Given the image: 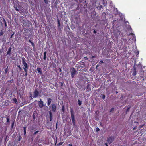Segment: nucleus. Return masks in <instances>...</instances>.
I'll list each match as a JSON object with an SVG mask.
<instances>
[{
	"label": "nucleus",
	"instance_id": "obj_40",
	"mask_svg": "<svg viewBox=\"0 0 146 146\" xmlns=\"http://www.w3.org/2000/svg\"><path fill=\"white\" fill-rule=\"evenodd\" d=\"M15 33V32H14L11 35V37H10V38H12L13 37V35Z\"/></svg>",
	"mask_w": 146,
	"mask_h": 146
},
{
	"label": "nucleus",
	"instance_id": "obj_50",
	"mask_svg": "<svg viewBox=\"0 0 146 146\" xmlns=\"http://www.w3.org/2000/svg\"><path fill=\"white\" fill-rule=\"evenodd\" d=\"M134 127L133 128V129L134 130H135L136 129V127Z\"/></svg>",
	"mask_w": 146,
	"mask_h": 146
},
{
	"label": "nucleus",
	"instance_id": "obj_28",
	"mask_svg": "<svg viewBox=\"0 0 146 146\" xmlns=\"http://www.w3.org/2000/svg\"><path fill=\"white\" fill-rule=\"evenodd\" d=\"M8 82L10 83H12L13 82V79H12L11 80H9Z\"/></svg>",
	"mask_w": 146,
	"mask_h": 146
},
{
	"label": "nucleus",
	"instance_id": "obj_49",
	"mask_svg": "<svg viewBox=\"0 0 146 146\" xmlns=\"http://www.w3.org/2000/svg\"><path fill=\"white\" fill-rule=\"evenodd\" d=\"M133 69V71H136V68H135V69Z\"/></svg>",
	"mask_w": 146,
	"mask_h": 146
},
{
	"label": "nucleus",
	"instance_id": "obj_52",
	"mask_svg": "<svg viewBox=\"0 0 146 146\" xmlns=\"http://www.w3.org/2000/svg\"><path fill=\"white\" fill-rule=\"evenodd\" d=\"M68 145L69 146H72V144H69Z\"/></svg>",
	"mask_w": 146,
	"mask_h": 146
},
{
	"label": "nucleus",
	"instance_id": "obj_54",
	"mask_svg": "<svg viewBox=\"0 0 146 146\" xmlns=\"http://www.w3.org/2000/svg\"><path fill=\"white\" fill-rule=\"evenodd\" d=\"M105 144L106 146H108L107 143H105Z\"/></svg>",
	"mask_w": 146,
	"mask_h": 146
},
{
	"label": "nucleus",
	"instance_id": "obj_33",
	"mask_svg": "<svg viewBox=\"0 0 146 146\" xmlns=\"http://www.w3.org/2000/svg\"><path fill=\"white\" fill-rule=\"evenodd\" d=\"M102 98L103 99V100L105 98V95H104V94H103L102 96Z\"/></svg>",
	"mask_w": 146,
	"mask_h": 146
},
{
	"label": "nucleus",
	"instance_id": "obj_26",
	"mask_svg": "<svg viewBox=\"0 0 146 146\" xmlns=\"http://www.w3.org/2000/svg\"><path fill=\"white\" fill-rule=\"evenodd\" d=\"M62 111L63 112H64L65 111V108L63 105L62 107Z\"/></svg>",
	"mask_w": 146,
	"mask_h": 146
},
{
	"label": "nucleus",
	"instance_id": "obj_32",
	"mask_svg": "<svg viewBox=\"0 0 146 146\" xmlns=\"http://www.w3.org/2000/svg\"><path fill=\"white\" fill-rule=\"evenodd\" d=\"M96 132H98L100 131V129L98 127H97L96 129Z\"/></svg>",
	"mask_w": 146,
	"mask_h": 146
},
{
	"label": "nucleus",
	"instance_id": "obj_48",
	"mask_svg": "<svg viewBox=\"0 0 146 146\" xmlns=\"http://www.w3.org/2000/svg\"><path fill=\"white\" fill-rule=\"evenodd\" d=\"M100 63H103V61L102 60H101L100 61Z\"/></svg>",
	"mask_w": 146,
	"mask_h": 146
},
{
	"label": "nucleus",
	"instance_id": "obj_6",
	"mask_svg": "<svg viewBox=\"0 0 146 146\" xmlns=\"http://www.w3.org/2000/svg\"><path fill=\"white\" fill-rule=\"evenodd\" d=\"M71 75L72 78H73L76 74V71L75 69L73 67L70 69Z\"/></svg>",
	"mask_w": 146,
	"mask_h": 146
},
{
	"label": "nucleus",
	"instance_id": "obj_61",
	"mask_svg": "<svg viewBox=\"0 0 146 146\" xmlns=\"http://www.w3.org/2000/svg\"><path fill=\"white\" fill-rule=\"evenodd\" d=\"M56 143H57V140H56L55 144H56Z\"/></svg>",
	"mask_w": 146,
	"mask_h": 146
},
{
	"label": "nucleus",
	"instance_id": "obj_56",
	"mask_svg": "<svg viewBox=\"0 0 146 146\" xmlns=\"http://www.w3.org/2000/svg\"><path fill=\"white\" fill-rule=\"evenodd\" d=\"M51 106H49V109H50V108H51Z\"/></svg>",
	"mask_w": 146,
	"mask_h": 146
},
{
	"label": "nucleus",
	"instance_id": "obj_29",
	"mask_svg": "<svg viewBox=\"0 0 146 146\" xmlns=\"http://www.w3.org/2000/svg\"><path fill=\"white\" fill-rule=\"evenodd\" d=\"M44 2L46 4H47L48 3V0H44Z\"/></svg>",
	"mask_w": 146,
	"mask_h": 146
},
{
	"label": "nucleus",
	"instance_id": "obj_39",
	"mask_svg": "<svg viewBox=\"0 0 146 146\" xmlns=\"http://www.w3.org/2000/svg\"><path fill=\"white\" fill-rule=\"evenodd\" d=\"M13 101L15 102L16 103L17 102V100L16 98L13 99Z\"/></svg>",
	"mask_w": 146,
	"mask_h": 146
},
{
	"label": "nucleus",
	"instance_id": "obj_37",
	"mask_svg": "<svg viewBox=\"0 0 146 146\" xmlns=\"http://www.w3.org/2000/svg\"><path fill=\"white\" fill-rule=\"evenodd\" d=\"M114 108H112L111 109V110H110V112H112V111H114Z\"/></svg>",
	"mask_w": 146,
	"mask_h": 146
},
{
	"label": "nucleus",
	"instance_id": "obj_25",
	"mask_svg": "<svg viewBox=\"0 0 146 146\" xmlns=\"http://www.w3.org/2000/svg\"><path fill=\"white\" fill-rule=\"evenodd\" d=\"M4 32V31H3V30H2L0 32V36L2 35L3 34Z\"/></svg>",
	"mask_w": 146,
	"mask_h": 146
},
{
	"label": "nucleus",
	"instance_id": "obj_57",
	"mask_svg": "<svg viewBox=\"0 0 146 146\" xmlns=\"http://www.w3.org/2000/svg\"><path fill=\"white\" fill-rule=\"evenodd\" d=\"M7 136H6L5 137V140L7 139Z\"/></svg>",
	"mask_w": 146,
	"mask_h": 146
},
{
	"label": "nucleus",
	"instance_id": "obj_13",
	"mask_svg": "<svg viewBox=\"0 0 146 146\" xmlns=\"http://www.w3.org/2000/svg\"><path fill=\"white\" fill-rule=\"evenodd\" d=\"M49 113L50 120V121H51L53 119V115L52 112H51V111H49Z\"/></svg>",
	"mask_w": 146,
	"mask_h": 146
},
{
	"label": "nucleus",
	"instance_id": "obj_10",
	"mask_svg": "<svg viewBox=\"0 0 146 146\" xmlns=\"http://www.w3.org/2000/svg\"><path fill=\"white\" fill-rule=\"evenodd\" d=\"M52 111L54 112H55L56 109V105L54 104H53L52 105Z\"/></svg>",
	"mask_w": 146,
	"mask_h": 146
},
{
	"label": "nucleus",
	"instance_id": "obj_41",
	"mask_svg": "<svg viewBox=\"0 0 146 146\" xmlns=\"http://www.w3.org/2000/svg\"><path fill=\"white\" fill-rule=\"evenodd\" d=\"M136 64L135 63L134 64L133 66V69H135V68H136Z\"/></svg>",
	"mask_w": 146,
	"mask_h": 146
},
{
	"label": "nucleus",
	"instance_id": "obj_47",
	"mask_svg": "<svg viewBox=\"0 0 146 146\" xmlns=\"http://www.w3.org/2000/svg\"><path fill=\"white\" fill-rule=\"evenodd\" d=\"M26 127H24V130L25 131V130L26 131Z\"/></svg>",
	"mask_w": 146,
	"mask_h": 146
},
{
	"label": "nucleus",
	"instance_id": "obj_3",
	"mask_svg": "<svg viewBox=\"0 0 146 146\" xmlns=\"http://www.w3.org/2000/svg\"><path fill=\"white\" fill-rule=\"evenodd\" d=\"M22 59V62L24 66L23 68H29V65L26 62L27 60L24 57H22L21 58Z\"/></svg>",
	"mask_w": 146,
	"mask_h": 146
},
{
	"label": "nucleus",
	"instance_id": "obj_8",
	"mask_svg": "<svg viewBox=\"0 0 146 146\" xmlns=\"http://www.w3.org/2000/svg\"><path fill=\"white\" fill-rule=\"evenodd\" d=\"M39 101L38 102V105L40 108H42L44 105V104L42 100V99H40Z\"/></svg>",
	"mask_w": 146,
	"mask_h": 146
},
{
	"label": "nucleus",
	"instance_id": "obj_15",
	"mask_svg": "<svg viewBox=\"0 0 146 146\" xmlns=\"http://www.w3.org/2000/svg\"><path fill=\"white\" fill-rule=\"evenodd\" d=\"M3 20L4 23L5 24V28H7V24L6 23V22L5 21V20L4 19H3Z\"/></svg>",
	"mask_w": 146,
	"mask_h": 146
},
{
	"label": "nucleus",
	"instance_id": "obj_24",
	"mask_svg": "<svg viewBox=\"0 0 146 146\" xmlns=\"http://www.w3.org/2000/svg\"><path fill=\"white\" fill-rule=\"evenodd\" d=\"M102 6L101 5H99L98 6L97 8L99 10H100L102 8Z\"/></svg>",
	"mask_w": 146,
	"mask_h": 146
},
{
	"label": "nucleus",
	"instance_id": "obj_64",
	"mask_svg": "<svg viewBox=\"0 0 146 146\" xmlns=\"http://www.w3.org/2000/svg\"><path fill=\"white\" fill-rule=\"evenodd\" d=\"M116 93H117V91H116Z\"/></svg>",
	"mask_w": 146,
	"mask_h": 146
},
{
	"label": "nucleus",
	"instance_id": "obj_7",
	"mask_svg": "<svg viewBox=\"0 0 146 146\" xmlns=\"http://www.w3.org/2000/svg\"><path fill=\"white\" fill-rule=\"evenodd\" d=\"M114 136H111L107 139V141L109 144H110L114 141Z\"/></svg>",
	"mask_w": 146,
	"mask_h": 146
},
{
	"label": "nucleus",
	"instance_id": "obj_2",
	"mask_svg": "<svg viewBox=\"0 0 146 146\" xmlns=\"http://www.w3.org/2000/svg\"><path fill=\"white\" fill-rule=\"evenodd\" d=\"M70 113H71V118L73 124L74 126L75 127L76 126L75 120V119L74 112L72 109H71L70 110Z\"/></svg>",
	"mask_w": 146,
	"mask_h": 146
},
{
	"label": "nucleus",
	"instance_id": "obj_9",
	"mask_svg": "<svg viewBox=\"0 0 146 146\" xmlns=\"http://www.w3.org/2000/svg\"><path fill=\"white\" fill-rule=\"evenodd\" d=\"M35 72L36 73L38 72L39 73L40 75H42V69L40 67L38 68Z\"/></svg>",
	"mask_w": 146,
	"mask_h": 146
},
{
	"label": "nucleus",
	"instance_id": "obj_21",
	"mask_svg": "<svg viewBox=\"0 0 146 146\" xmlns=\"http://www.w3.org/2000/svg\"><path fill=\"white\" fill-rule=\"evenodd\" d=\"M17 66L19 68V70H20V71L22 70V68L20 66V65H19V64L17 65Z\"/></svg>",
	"mask_w": 146,
	"mask_h": 146
},
{
	"label": "nucleus",
	"instance_id": "obj_53",
	"mask_svg": "<svg viewBox=\"0 0 146 146\" xmlns=\"http://www.w3.org/2000/svg\"><path fill=\"white\" fill-rule=\"evenodd\" d=\"M63 83L62 82H61V86H62L63 85Z\"/></svg>",
	"mask_w": 146,
	"mask_h": 146
},
{
	"label": "nucleus",
	"instance_id": "obj_22",
	"mask_svg": "<svg viewBox=\"0 0 146 146\" xmlns=\"http://www.w3.org/2000/svg\"><path fill=\"white\" fill-rule=\"evenodd\" d=\"M8 67H7V68L5 69V74H6L7 73L8 71Z\"/></svg>",
	"mask_w": 146,
	"mask_h": 146
},
{
	"label": "nucleus",
	"instance_id": "obj_62",
	"mask_svg": "<svg viewBox=\"0 0 146 146\" xmlns=\"http://www.w3.org/2000/svg\"><path fill=\"white\" fill-rule=\"evenodd\" d=\"M100 125H101V126H102V125H101V123H100Z\"/></svg>",
	"mask_w": 146,
	"mask_h": 146
},
{
	"label": "nucleus",
	"instance_id": "obj_4",
	"mask_svg": "<svg viewBox=\"0 0 146 146\" xmlns=\"http://www.w3.org/2000/svg\"><path fill=\"white\" fill-rule=\"evenodd\" d=\"M39 94V92L37 90V89H35L33 92V96H32V94H31L30 97H31V99H33V98H34L38 97Z\"/></svg>",
	"mask_w": 146,
	"mask_h": 146
},
{
	"label": "nucleus",
	"instance_id": "obj_14",
	"mask_svg": "<svg viewBox=\"0 0 146 146\" xmlns=\"http://www.w3.org/2000/svg\"><path fill=\"white\" fill-rule=\"evenodd\" d=\"M90 84H88L86 86V89L87 90V91L89 92L91 90V88L90 87Z\"/></svg>",
	"mask_w": 146,
	"mask_h": 146
},
{
	"label": "nucleus",
	"instance_id": "obj_42",
	"mask_svg": "<svg viewBox=\"0 0 146 146\" xmlns=\"http://www.w3.org/2000/svg\"><path fill=\"white\" fill-rule=\"evenodd\" d=\"M32 40H31V38H30L29 40V42L31 43H32L33 42H32Z\"/></svg>",
	"mask_w": 146,
	"mask_h": 146
},
{
	"label": "nucleus",
	"instance_id": "obj_31",
	"mask_svg": "<svg viewBox=\"0 0 146 146\" xmlns=\"http://www.w3.org/2000/svg\"><path fill=\"white\" fill-rule=\"evenodd\" d=\"M6 119H7V123H8L9 122V120H10V119L9 117H7L6 118Z\"/></svg>",
	"mask_w": 146,
	"mask_h": 146
},
{
	"label": "nucleus",
	"instance_id": "obj_30",
	"mask_svg": "<svg viewBox=\"0 0 146 146\" xmlns=\"http://www.w3.org/2000/svg\"><path fill=\"white\" fill-rule=\"evenodd\" d=\"M144 124L143 125H139V129L142 128L144 126Z\"/></svg>",
	"mask_w": 146,
	"mask_h": 146
},
{
	"label": "nucleus",
	"instance_id": "obj_55",
	"mask_svg": "<svg viewBox=\"0 0 146 146\" xmlns=\"http://www.w3.org/2000/svg\"><path fill=\"white\" fill-rule=\"evenodd\" d=\"M58 27H60V25H58Z\"/></svg>",
	"mask_w": 146,
	"mask_h": 146
},
{
	"label": "nucleus",
	"instance_id": "obj_17",
	"mask_svg": "<svg viewBox=\"0 0 146 146\" xmlns=\"http://www.w3.org/2000/svg\"><path fill=\"white\" fill-rule=\"evenodd\" d=\"M137 74V71H133L132 75L133 76H135Z\"/></svg>",
	"mask_w": 146,
	"mask_h": 146
},
{
	"label": "nucleus",
	"instance_id": "obj_16",
	"mask_svg": "<svg viewBox=\"0 0 146 146\" xmlns=\"http://www.w3.org/2000/svg\"><path fill=\"white\" fill-rule=\"evenodd\" d=\"M46 53H47V52L46 51H45L44 52V56L43 58L44 60H46Z\"/></svg>",
	"mask_w": 146,
	"mask_h": 146
},
{
	"label": "nucleus",
	"instance_id": "obj_38",
	"mask_svg": "<svg viewBox=\"0 0 146 146\" xmlns=\"http://www.w3.org/2000/svg\"><path fill=\"white\" fill-rule=\"evenodd\" d=\"M14 121H13L12 122V125H11V128H13L14 125Z\"/></svg>",
	"mask_w": 146,
	"mask_h": 146
},
{
	"label": "nucleus",
	"instance_id": "obj_35",
	"mask_svg": "<svg viewBox=\"0 0 146 146\" xmlns=\"http://www.w3.org/2000/svg\"><path fill=\"white\" fill-rule=\"evenodd\" d=\"M39 132V131H36L34 133V135H35Z\"/></svg>",
	"mask_w": 146,
	"mask_h": 146
},
{
	"label": "nucleus",
	"instance_id": "obj_27",
	"mask_svg": "<svg viewBox=\"0 0 146 146\" xmlns=\"http://www.w3.org/2000/svg\"><path fill=\"white\" fill-rule=\"evenodd\" d=\"M32 116H33V120H34L35 119V113H33Z\"/></svg>",
	"mask_w": 146,
	"mask_h": 146
},
{
	"label": "nucleus",
	"instance_id": "obj_46",
	"mask_svg": "<svg viewBox=\"0 0 146 146\" xmlns=\"http://www.w3.org/2000/svg\"><path fill=\"white\" fill-rule=\"evenodd\" d=\"M26 131L25 130V131H24V135H26Z\"/></svg>",
	"mask_w": 146,
	"mask_h": 146
},
{
	"label": "nucleus",
	"instance_id": "obj_58",
	"mask_svg": "<svg viewBox=\"0 0 146 146\" xmlns=\"http://www.w3.org/2000/svg\"><path fill=\"white\" fill-rule=\"evenodd\" d=\"M95 56H92V58H95Z\"/></svg>",
	"mask_w": 146,
	"mask_h": 146
},
{
	"label": "nucleus",
	"instance_id": "obj_23",
	"mask_svg": "<svg viewBox=\"0 0 146 146\" xmlns=\"http://www.w3.org/2000/svg\"><path fill=\"white\" fill-rule=\"evenodd\" d=\"M34 49L35 48V45L33 42L31 43Z\"/></svg>",
	"mask_w": 146,
	"mask_h": 146
},
{
	"label": "nucleus",
	"instance_id": "obj_1",
	"mask_svg": "<svg viewBox=\"0 0 146 146\" xmlns=\"http://www.w3.org/2000/svg\"><path fill=\"white\" fill-rule=\"evenodd\" d=\"M22 23H23V26L25 29V32H27L28 30L29 31L31 30L32 29V24L31 21L28 20H23Z\"/></svg>",
	"mask_w": 146,
	"mask_h": 146
},
{
	"label": "nucleus",
	"instance_id": "obj_19",
	"mask_svg": "<svg viewBox=\"0 0 146 146\" xmlns=\"http://www.w3.org/2000/svg\"><path fill=\"white\" fill-rule=\"evenodd\" d=\"M23 69H24V70L25 73H27L28 69H29V68H23Z\"/></svg>",
	"mask_w": 146,
	"mask_h": 146
},
{
	"label": "nucleus",
	"instance_id": "obj_44",
	"mask_svg": "<svg viewBox=\"0 0 146 146\" xmlns=\"http://www.w3.org/2000/svg\"><path fill=\"white\" fill-rule=\"evenodd\" d=\"M130 109V107H128L127 109V110L126 111L127 112Z\"/></svg>",
	"mask_w": 146,
	"mask_h": 146
},
{
	"label": "nucleus",
	"instance_id": "obj_36",
	"mask_svg": "<svg viewBox=\"0 0 146 146\" xmlns=\"http://www.w3.org/2000/svg\"><path fill=\"white\" fill-rule=\"evenodd\" d=\"M106 3L104 1V0H103V4L105 6L106 5Z\"/></svg>",
	"mask_w": 146,
	"mask_h": 146
},
{
	"label": "nucleus",
	"instance_id": "obj_51",
	"mask_svg": "<svg viewBox=\"0 0 146 146\" xmlns=\"http://www.w3.org/2000/svg\"><path fill=\"white\" fill-rule=\"evenodd\" d=\"M25 75L26 76H27V73H25Z\"/></svg>",
	"mask_w": 146,
	"mask_h": 146
},
{
	"label": "nucleus",
	"instance_id": "obj_59",
	"mask_svg": "<svg viewBox=\"0 0 146 146\" xmlns=\"http://www.w3.org/2000/svg\"><path fill=\"white\" fill-rule=\"evenodd\" d=\"M130 34L131 35H133V33H130Z\"/></svg>",
	"mask_w": 146,
	"mask_h": 146
},
{
	"label": "nucleus",
	"instance_id": "obj_60",
	"mask_svg": "<svg viewBox=\"0 0 146 146\" xmlns=\"http://www.w3.org/2000/svg\"><path fill=\"white\" fill-rule=\"evenodd\" d=\"M84 58H85V59H87V57H85Z\"/></svg>",
	"mask_w": 146,
	"mask_h": 146
},
{
	"label": "nucleus",
	"instance_id": "obj_34",
	"mask_svg": "<svg viewBox=\"0 0 146 146\" xmlns=\"http://www.w3.org/2000/svg\"><path fill=\"white\" fill-rule=\"evenodd\" d=\"M21 139V136L19 135V138L18 139V141H20Z\"/></svg>",
	"mask_w": 146,
	"mask_h": 146
},
{
	"label": "nucleus",
	"instance_id": "obj_43",
	"mask_svg": "<svg viewBox=\"0 0 146 146\" xmlns=\"http://www.w3.org/2000/svg\"><path fill=\"white\" fill-rule=\"evenodd\" d=\"M57 22H58V25L60 24V21L59 20H57Z\"/></svg>",
	"mask_w": 146,
	"mask_h": 146
},
{
	"label": "nucleus",
	"instance_id": "obj_45",
	"mask_svg": "<svg viewBox=\"0 0 146 146\" xmlns=\"http://www.w3.org/2000/svg\"><path fill=\"white\" fill-rule=\"evenodd\" d=\"M97 33V31L96 30H94L93 31V33H94V34H96V33Z\"/></svg>",
	"mask_w": 146,
	"mask_h": 146
},
{
	"label": "nucleus",
	"instance_id": "obj_18",
	"mask_svg": "<svg viewBox=\"0 0 146 146\" xmlns=\"http://www.w3.org/2000/svg\"><path fill=\"white\" fill-rule=\"evenodd\" d=\"M78 105L79 106H80L82 104V101H81L80 100H78Z\"/></svg>",
	"mask_w": 146,
	"mask_h": 146
},
{
	"label": "nucleus",
	"instance_id": "obj_63",
	"mask_svg": "<svg viewBox=\"0 0 146 146\" xmlns=\"http://www.w3.org/2000/svg\"><path fill=\"white\" fill-rule=\"evenodd\" d=\"M57 128V124H56V128Z\"/></svg>",
	"mask_w": 146,
	"mask_h": 146
},
{
	"label": "nucleus",
	"instance_id": "obj_11",
	"mask_svg": "<svg viewBox=\"0 0 146 146\" xmlns=\"http://www.w3.org/2000/svg\"><path fill=\"white\" fill-rule=\"evenodd\" d=\"M12 48L11 47H9L8 49V50L7 52L6 55H10L11 54Z\"/></svg>",
	"mask_w": 146,
	"mask_h": 146
},
{
	"label": "nucleus",
	"instance_id": "obj_5",
	"mask_svg": "<svg viewBox=\"0 0 146 146\" xmlns=\"http://www.w3.org/2000/svg\"><path fill=\"white\" fill-rule=\"evenodd\" d=\"M21 8V7L19 5H18L17 7L15 6L14 7V9L17 11L19 12L20 13L22 14L23 13V11H24L23 9H20Z\"/></svg>",
	"mask_w": 146,
	"mask_h": 146
},
{
	"label": "nucleus",
	"instance_id": "obj_20",
	"mask_svg": "<svg viewBox=\"0 0 146 146\" xmlns=\"http://www.w3.org/2000/svg\"><path fill=\"white\" fill-rule=\"evenodd\" d=\"M63 143V142H61L57 144V146H59L61 145Z\"/></svg>",
	"mask_w": 146,
	"mask_h": 146
},
{
	"label": "nucleus",
	"instance_id": "obj_12",
	"mask_svg": "<svg viewBox=\"0 0 146 146\" xmlns=\"http://www.w3.org/2000/svg\"><path fill=\"white\" fill-rule=\"evenodd\" d=\"M52 101V99L50 98H47V105L49 106L51 103Z\"/></svg>",
	"mask_w": 146,
	"mask_h": 146
}]
</instances>
